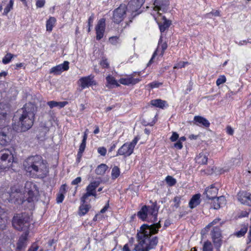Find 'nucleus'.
<instances>
[{
    "label": "nucleus",
    "instance_id": "a211bd4d",
    "mask_svg": "<svg viewBox=\"0 0 251 251\" xmlns=\"http://www.w3.org/2000/svg\"><path fill=\"white\" fill-rule=\"evenodd\" d=\"M27 246V235L23 234L17 243L16 251H24Z\"/></svg>",
    "mask_w": 251,
    "mask_h": 251
},
{
    "label": "nucleus",
    "instance_id": "ddd939ff",
    "mask_svg": "<svg viewBox=\"0 0 251 251\" xmlns=\"http://www.w3.org/2000/svg\"><path fill=\"white\" fill-rule=\"evenodd\" d=\"M69 62L65 61L63 63L52 67L50 70V74H53L54 75H60L63 71H66L69 69Z\"/></svg>",
    "mask_w": 251,
    "mask_h": 251
},
{
    "label": "nucleus",
    "instance_id": "7ed1b4c3",
    "mask_svg": "<svg viewBox=\"0 0 251 251\" xmlns=\"http://www.w3.org/2000/svg\"><path fill=\"white\" fill-rule=\"evenodd\" d=\"M23 166L24 170L32 177L43 178L48 173L47 166L40 155L28 157L24 162Z\"/></svg>",
    "mask_w": 251,
    "mask_h": 251
},
{
    "label": "nucleus",
    "instance_id": "09e8293b",
    "mask_svg": "<svg viewBox=\"0 0 251 251\" xmlns=\"http://www.w3.org/2000/svg\"><path fill=\"white\" fill-rule=\"evenodd\" d=\"M98 152L102 156H105L107 151L104 147H100L98 149Z\"/></svg>",
    "mask_w": 251,
    "mask_h": 251
},
{
    "label": "nucleus",
    "instance_id": "58836bf2",
    "mask_svg": "<svg viewBox=\"0 0 251 251\" xmlns=\"http://www.w3.org/2000/svg\"><path fill=\"white\" fill-rule=\"evenodd\" d=\"M14 4L13 0H10L9 3L6 5V7L4 9L3 13V15H6L10 10L13 8Z\"/></svg>",
    "mask_w": 251,
    "mask_h": 251
},
{
    "label": "nucleus",
    "instance_id": "412c9836",
    "mask_svg": "<svg viewBox=\"0 0 251 251\" xmlns=\"http://www.w3.org/2000/svg\"><path fill=\"white\" fill-rule=\"evenodd\" d=\"M200 194H195L192 197L189 202V206L190 208L193 209L200 204Z\"/></svg>",
    "mask_w": 251,
    "mask_h": 251
},
{
    "label": "nucleus",
    "instance_id": "9d476101",
    "mask_svg": "<svg viewBox=\"0 0 251 251\" xmlns=\"http://www.w3.org/2000/svg\"><path fill=\"white\" fill-rule=\"evenodd\" d=\"M170 2L168 0H155L153 3V9L157 11L159 14V11L166 12L169 9Z\"/></svg>",
    "mask_w": 251,
    "mask_h": 251
},
{
    "label": "nucleus",
    "instance_id": "ea45409f",
    "mask_svg": "<svg viewBox=\"0 0 251 251\" xmlns=\"http://www.w3.org/2000/svg\"><path fill=\"white\" fill-rule=\"evenodd\" d=\"M213 244H214L215 247L221 248L222 245V240L221 237L220 238H212Z\"/></svg>",
    "mask_w": 251,
    "mask_h": 251
},
{
    "label": "nucleus",
    "instance_id": "37998d69",
    "mask_svg": "<svg viewBox=\"0 0 251 251\" xmlns=\"http://www.w3.org/2000/svg\"><path fill=\"white\" fill-rule=\"evenodd\" d=\"M226 81V77L225 75H221L216 80V84L217 86L224 83Z\"/></svg>",
    "mask_w": 251,
    "mask_h": 251
},
{
    "label": "nucleus",
    "instance_id": "423d86ee",
    "mask_svg": "<svg viewBox=\"0 0 251 251\" xmlns=\"http://www.w3.org/2000/svg\"><path fill=\"white\" fill-rule=\"evenodd\" d=\"M14 161L13 155L9 150H3L0 151V170H5L12 165Z\"/></svg>",
    "mask_w": 251,
    "mask_h": 251
},
{
    "label": "nucleus",
    "instance_id": "4d7b16f0",
    "mask_svg": "<svg viewBox=\"0 0 251 251\" xmlns=\"http://www.w3.org/2000/svg\"><path fill=\"white\" fill-rule=\"evenodd\" d=\"M180 199L181 198L178 196H176L174 198V201L176 203L175 205L176 207H178L179 206V203L180 202Z\"/></svg>",
    "mask_w": 251,
    "mask_h": 251
},
{
    "label": "nucleus",
    "instance_id": "c03bdc74",
    "mask_svg": "<svg viewBox=\"0 0 251 251\" xmlns=\"http://www.w3.org/2000/svg\"><path fill=\"white\" fill-rule=\"evenodd\" d=\"M109 41L112 45H116L119 42V38L118 36H112L109 38Z\"/></svg>",
    "mask_w": 251,
    "mask_h": 251
},
{
    "label": "nucleus",
    "instance_id": "1a4fd4ad",
    "mask_svg": "<svg viewBox=\"0 0 251 251\" xmlns=\"http://www.w3.org/2000/svg\"><path fill=\"white\" fill-rule=\"evenodd\" d=\"M140 75V72H134L133 74L127 75L126 77L121 78L119 82L125 85H134L141 81V79L139 78H134L136 75Z\"/></svg>",
    "mask_w": 251,
    "mask_h": 251
},
{
    "label": "nucleus",
    "instance_id": "6e6d98bb",
    "mask_svg": "<svg viewBox=\"0 0 251 251\" xmlns=\"http://www.w3.org/2000/svg\"><path fill=\"white\" fill-rule=\"evenodd\" d=\"M45 3V0H38L36 1V5L37 7L41 8L44 6Z\"/></svg>",
    "mask_w": 251,
    "mask_h": 251
},
{
    "label": "nucleus",
    "instance_id": "e2e57ef3",
    "mask_svg": "<svg viewBox=\"0 0 251 251\" xmlns=\"http://www.w3.org/2000/svg\"><path fill=\"white\" fill-rule=\"evenodd\" d=\"M109 201H108L107 203L105 205V206L103 207V208H102L100 210V212L101 213H105L107 211L108 208H109Z\"/></svg>",
    "mask_w": 251,
    "mask_h": 251
},
{
    "label": "nucleus",
    "instance_id": "f3484780",
    "mask_svg": "<svg viewBox=\"0 0 251 251\" xmlns=\"http://www.w3.org/2000/svg\"><path fill=\"white\" fill-rule=\"evenodd\" d=\"M194 123L198 126L205 128L210 126L209 122L206 118L200 116H195L194 117Z\"/></svg>",
    "mask_w": 251,
    "mask_h": 251
},
{
    "label": "nucleus",
    "instance_id": "bf43d9fd",
    "mask_svg": "<svg viewBox=\"0 0 251 251\" xmlns=\"http://www.w3.org/2000/svg\"><path fill=\"white\" fill-rule=\"evenodd\" d=\"M81 177L79 176V177H76L74 180H73L72 181L71 184L74 185H77L78 183H79L81 182Z\"/></svg>",
    "mask_w": 251,
    "mask_h": 251
},
{
    "label": "nucleus",
    "instance_id": "4c0bfd02",
    "mask_svg": "<svg viewBox=\"0 0 251 251\" xmlns=\"http://www.w3.org/2000/svg\"><path fill=\"white\" fill-rule=\"evenodd\" d=\"M247 226H244L240 229V230L235 233L234 234L238 237H242L245 234L247 231Z\"/></svg>",
    "mask_w": 251,
    "mask_h": 251
},
{
    "label": "nucleus",
    "instance_id": "f704fd0d",
    "mask_svg": "<svg viewBox=\"0 0 251 251\" xmlns=\"http://www.w3.org/2000/svg\"><path fill=\"white\" fill-rule=\"evenodd\" d=\"M120 175V170L118 166H114L112 169L111 177L112 178L115 179L117 178Z\"/></svg>",
    "mask_w": 251,
    "mask_h": 251
},
{
    "label": "nucleus",
    "instance_id": "13d9d810",
    "mask_svg": "<svg viewBox=\"0 0 251 251\" xmlns=\"http://www.w3.org/2000/svg\"><path fill=\"white\" fill-rule=\"evenodd\" d=\"M94 20V14H92L88 20V26H92V24Z\"/></svg>",
    "mask_w": 251,
    "mask_h": 251
},
{
    "label": "nucleus",
    "instance_id": "3c124183",
    "mask_svg": "<svg viewBox=\"0 0 251 251\" xmlns=\"http://www.w3.org/2000/svg\"><path fill=\"white\" fill-rule=\"evenodd\" d=\"M179 135L176 132H173L172 135L170 137V140L172 142H175L178 139Z\"/></svg>",
    "mask_w": 251,
    "mask_h": 251
},
{
    "label": "nucleus",
    "instance_id": "5701e85b",
    "mask_svg": "<svg viewBox=\"0 0 251 251\" xmlns=\"http://www.w3.org/2000/svg\"><path fill=\"white\" fill-rule=\"evenodd\" d=\"M162 23H158L159 29L161 33L164 32L171 25V21L167 20L165 16L162 17Z\"/></svg>",
    "mask_w": 251,
    "mask_h": 251
},
{
    "label": "nucleus",
    "instance_id": "e433bc0d",
    "mask_svg": "<svg viewBox=\"0 0 251 251\" xmlns=\"http://www.w3.org/2000/svg\"><path fill=\"white\" fill-rule=\"evenodd\" d=\"M165 180L167 184L170 187L174 186L176 183V179L170 176H168L166 177Z\"/></svg>",
    "mask_w": 251,
    "mask_h": 251
},
{
    "label": "nucleus",
    "instance_id": "b1692460",
    "mask_svg": "<svg viewBox=\"0 0 251 251\" xmlns=\"http://www.w3.org/2000/svg\"><path fill=\"white\" fill-rule=\"evenodd\" d=\"M68 104V102L64 101H50L47 102V104L50 106V108H52L55 107H58L59 108L64 107L65 105Z\"/></svg>",
    "mask_w": 251,
    "mask_h": 251
},
{
    "label": "nucleus",
    "instance_id": "c9c22d12",
    "mask_svg": "<svg viewBox=\"0 0 251 251\" xmlns=\"http://www.w3.org/2000/svg\"><path fill=\"white\" fill-rule=\"evenodd\" d=\"M91 196H94L96 197L97 196V194H96V193H92L89 191H87V192L86 193H85L82 196V197L81 198V199H80L81 202L83 203H85L87 199Z\"/></svg>",
    "mask_w": 251,
    "mask_h": 251
},
{
    "label": "nucleus",
    "instance_id": "4be33fe9",
    "mask_svg": "<svg viewBox=\"0 0 251 251\" xmlns=\"http://www.w3.org/2000/svg\"><path fill=\"white\" fill-rule=\"evenodd\" d=\"M151 104L156 107L163 109L168 106L167 101L161 99H155L151 101Z\"/></svg>",
    "mask_w": 251,
    "mask_h": 251
},
{
    "label": "nucleus",
    "instance_id": "f03ea898",
    "mask_svg": "<svg viewBox=\"0 0 251 251\" xmlns=\"http://www.w3.org/2000/svg\"><path fill=\"white\" fill-rule=\"evenodd\" d=\"M35 114V107L31 103L25 104L23 108L18 110L14 119L18 121L12 125L13 128L18 132H25L31 127L33 124Z\"/></svg>",
    "mask_w": 251,
    "mask_h": 251
},
{
    "label": "nucleus",
    "instance_id": "0e129e2a",
    "mask_svg": "<svg viewBox=\"0 0 251 251\" xmlns=\"http://www.w3.org/2000/svg\"><path fill=\"white\" fill-rule=\"evenodd\" d=\"M239 46L243 45L244 44H246L247 43H251V39H248L247 40H243L240 41L238 43L236 42Z\"/></svg>",
    "mask_w": 251,
    "mask_h": 251
},
{
    "label": "nucleus",
    "instance_id": "6ab92c4d",
    "mask_svg": "<svg viewBox=\"0 0 251 251\" xmlns=\"http://www.w3.org/2000/svg\"><path fill=\"white\" fill-rule=\"evenodd\" d=\"M212 200L213 201L212 207L215 209H218L226 204V200L224 196L217 197Z\"/></svg>",
    "mask_w": 251,
    "mask_h": 251
},
{
    "label": "nucleus",
    "instance_id": "6e6552de",
    "mask_svg": "<svg viewBox=\"0 0 251 251\" xmlns=\"http://www.w3.org/2000/svg\"><path fill=\"white\" fill-rule=\"evenodd\" d=\"M126 14H129V18L130 17V13H127V7H126V5L125 4H121L113 11V22L116 24L120 23L124 20Z\"/></svg>",
    "mask_w": 251,
    "mask_h": 251
},
{
    "label": "nucleus",
    "instance_id": "20e7f679",
    "mask_svg": "<svg viewBox=\"0 0 251 251\" xmlns=\"http://www.w3.org/2000/svg\"><path fill=\"white\" fill-rule=\"evenodd\" d=\"M158 209L156 202H152L151 205L143 206L137 212V216L143 221H147L150 217L152 216L153 222H155L157 219Z\"/></svg>",
    "mask_w": 251,
    "mask_h": 251
},
{
    "label": "nucleus",
    "instance_id": "338daca9",
    "mask_svg": "<svg viewBox=\"0 0 251 251\" xmlns=\"http://www.w3.org/2000/svg\"><path fill=\"white\" fill-rule=\"evenodd\" d=\"M123 251H130L127 244H125L122 249Z\"/></svg>",
    "mask_w": 251,
    "mask_h": 251
},
{
    "label": "nucleus",
    "instance_id": "de8ad7c7",
    "mask_svg": "<svg viewBox=\"0 0 251 251\" xmlns=\"http://www.w3.org/2000/svg\"><path fill=\"white\" fill-rule=\"evenodd\" d=\"M208 17H210L211 15L215 17L220 16V12L219 10H213L207 14Z\"/></svg>",
    "mask_w": 251,
    "mask_h": 251
},
{
    "label": "nucleus",
    "instance_id": "393cba45",
    "mask_svg": "<svg viewBox=\"0 0 251 251\" xmlns=\"http://www.w3.org/2000/svg\"><path fill=\"white\" fill-rule=\"evenodd\" d=\"M207 155L206 153L201 152L196 157V160L197 163L201 164H206L207 162Z\"/></svg>",
    "mask_w": 251,
    "mask_h": 251
},
{
    "label": "nucleus",
    "instance_id": "bb28decb",
    "mask_svg": "<svg viewBox=\"0 0 251 251\" xmlns=\"http://www.w3.org/2000/svg\"><path fill=\"white\" fill-rule=\"evenodd\" d=\"M90 208V205L82 203L79 207V215L80 216H84L88 212Z\"/></svg>",
    "mask_w": 251,
    "mask_h": 251
},
{
    "label": "nucleus",
    "instance_id": "774afa93",
    "mask_svg": "<svg viewBox=\"0 0 251 251\" xmlns=\"http://www.w3.org/2000/svg\"><path fill=\"white\" fill-rule=\"evenodd\" d=\"M38 247L37 246H31L27 251H37Z\"/></svg>",
    "mask_w": 251,
    "mask_h": 251
},
{
    "label": "nucleus",
    "instance_id": "2eb2a0df",
    "mask_svg": "<svg viewBox=\"0 0 251 251\" xmlns=\"http://www.w3.org/2000/svg\"><path fill=\"white\" fill-rule=\"evenodd\" d=\"M218 192V189L212 184L205 189L203 195L206 196V199L212 200L217 197Z\"/></svg>",
    "mask_w": 251,
    "mask_h": 251
},
{
    "label": "nucleus",
    "instance_id": "a19ab883",
    "mask_svg": "<svg viewBox=\"0 0 251 251\" xmlns=\"http://www.w3.org/2000/svg\"><path fill=\"white\" fill-rule=\"evenodd\" d=\"M13 56V55L11 53H7L2 59V63L4 64H7L9 63L11 61Z\"/></svg>",
    "mask_w": 251,
    "mask_h": 251
},
{
    "label": "nucleus",
    "instance_id": "603ef678",
    "mask_svg": "<svg viewBox=\"0 0 251 251\" xmlns=\"http://www.w3.org/2000/svg\"><path fill=\"white\" fill-rule=\"evenodd\" d=\"M138 140L139 138L137 137H135L131 142H128V144L134 149Z\"/></svg>",
    "mask_w": 251,
    "mask_h": 251
},
{
    "label": "nucleus",
    "instance_id": "aec40b11",
    "mask_svg": "<svg viewBox=\"0 0 251 251\" xmlns=\"http://www.w3.org/2000/svg\"><path fill=\"white\" fill-rule=\"evenodd\" d=\"M35 187L36 185L31 182H27L25 183V188L26 189H28V191H26L29 196L27 198L28 202H31L33 201L34 194L32 188L35 189Z\"/></svg>",
    "mask_w": 251,
    "mask_h": 251
},
{
    "label": "nucleus",
    "instance_id": "dca6fc26",
    "mask_svg": "<svg viewBox=\"0 0 251 251\" xmlns=\"http://www.w3.org/2000/svg\"><path fill=\"white\" fill-rule=\"evenodd\" d=\"M238 200L241 203L251 206V194L242 192L238 193Z\"/></svg>",
    "mask_w": 251,
    "mask_h": 251
},
{
    "label": "nucleus",
    "instance_id": "a18cd8bd",
    "mask_svg": "<svg viewBox=\"0 0 251 251\" xmlns=\"http://www.w3.org/2000/svg\"><path fill=\"white\" fill-rule=\"evenodd\" d=\"M162 85V83L159 82L157 81H153L148 84L149 87L152 89L154 88H158L160 86H161Z\"/></svg>",
    "mask_w": 251,
    "mask_h": 251
},
{
    "label": "nucleus",
    "instance_id": "a878e982",
    "mask_svg": "<svg viewBox=\"0 0 251 251\" xmlns=\"http://www.w3.org/2000/svg\"><path fill=\"white\" fill-rule=\"evenodd\" d=\"M10 139L4 132H0V144L2 146L7 145L10 142Z\"/></svg>",
    "mask_w": 251,
    "mask_h": 251
},
{
    "label": "nucleus",
    "instance_id": "5fc2aeb1",
    "mask_svg": "<svg viewBox=\"0 0 251 251\" xmlns=\"http://www.w3.org/2000/svg\"><path fill=\"white\" fill-rule=\"evenodd\" d=\"M220 221V219L219 218H216L214 219L212 222L209 223L206 226V228H209L211 226H213V225L217 224L219 221Z\"/></svg>",
    "mask_w": 251,
    "mask_h": 251
},
{
    "label": "nucleus",
    "instance_id": "473e14b6",
    "mask_svg": "<svg viewBox=\"0 0 251 251\" xmlns=\"http://www.w3.org/2000/svg\"><path fill=\"white\" fill-rule=\"evenodd\" d=\"M202 251H213V247L211 242L208 240L204 242L202 248Z\"/></svg>",
    "mask_w": 251,
    "mask_h": 251
},
{
    "label": "nucleus",
    "instance_id": "680f3d73",
    "mask_svg": "<svg viewBox=\"0 0 251 251\" xmlns=\"http://www.w3.org/2000/svg\"><path fill=\"white\" fill-rule=\"evenodd\" d=\"M174 147L177 149L180 150L182 148L183 146L182 143L178 140L177 142L174 144Z\"/></svg>",
    "mask_w": 251,
    "mask_h": 251
},
{
    "label": "nucleus",
    "instance_id": "79ce46f5",
    "mask_svg": "<svg viewBox=\"0 0 251 251\" xmlns=\"http://www.w3.org/2000/svg\"><path fill=\"white\" fill-rule=\"evenodd\" d=\"M86 135L84 136V138H83L81 143L80 144L78 151L83 152L85 148H86Z\"/></svg>",
    "mask_w": 251,
    "mask_h": 251
},
{
    "label": "nucleus",
    "instance_id": "0eeeda50",
    "mask_svg": "<svg viewBox=\"0 0 251 251\" xmlns=\"http://www.w3.org/2000/svg\"><path fill=\"white\" fill-rule=\"evenodd\" d=\"M145 0H130L126 5L127 9V13H130L129 18V22H132V20L134 17L141 13L140 10Z\"/></svg>",
    "mask_w": 251,
    "mask_h": 251
},
{
    "label": "nucleus",
    "instance_id": "2f4dec72",
    "mask_svg": "<svg viewBox=\"0 0 251 251\" xmlns=\"http://www.w3.org/2000/svg\"><path fill=\"white\" fill-rule=\"evenodd\" d=\"M211 234L212 238L221 237V231L220 227L218 226H215L211 231Z\"/></svg>",
    "mask_w": 251,
    "mask_h": 251
},
{
    "label": "nucleus",
    "instance_id": "f8f14e48",
    "mask_svg": "<svg viewBox=\"0 0 251 251\" xmlns=\"http://www.w3.org/2000/svg\"><path fill=\"white\" fill-rule=\"evenodd\" d=\"M105 28V19L104 18L100 19L95 29L96 31V39L100 40L103 36Z\"/></svg>",
    "mask_w": 251,
    "mask_h": 251
},
{
    "label": "nucleus",
    "instance_id": "72a5a7b5",
    "mask_svg": "<svg viewBox=\"0 0 251 251\" xmlns=\"http://www.w3.org/2000/svg\"><path fill=\"white\" fill-rule=\"evenodd\" d=\"M167 47H168V46H167V44L166 43V42H163V43L162 42V37L161 36L160 37V39H159V42H158V48L156 50H157L159 48H161V55H163L164 51L167 49Z\"/></svg>",
    "mask_w": 251,
    "mask_h": 251
},
{
    "label": "nucleus",
    "instance_id": "4468645a",
    "mask_svg": "<svg viewBox=\"0 0 251 251\" xmlns=\"http://www.w3.org/2000/svg\"><path fill=\"white\" fill-rule=\"evenodd\" d=\"M81 89H84L93 85H95L93 77L91 75L81 77L78 81Z\"/></svg>",
    "mask_w": 251,
    "mask_h": 251
},
{
    "label": "nucleus",
    "instance_id": "052dcab7",
    "mask_svg": "<svg viewBox=\"0 0 251 251\" xmlns=\"http://www.w3.org/2000/svg\"><path fill=\"white\" fill-rule=\"evenodd\" d=\"M226 132L230 135H232L234 133V130L233 128L229 126H228L226 127Z\"/></svg>",
    "mask_w": 251,
    "mask_h": 251
},
{
    "label": "nucleus",
    "instance_id": "cd10ccee",
    "mask_svg": "<svg viewBox=\"0 0 251 251\" xmlns=\"http://www.w3.org/2000/svg\"><path fill=\"white\" fill-rule=\"evenodd\" d=\"M56 19L54 17H50L46 22L47 31L51 32L52 28L56 23Z\"/></svg>",
    "mask_w": 251,
    "mask_h": 251
},
{
    "label": "nucleus",
    "instance_id": "7c9ffc66",
    "mask_svg": "<svg viewBox=\"0 0 251 251\" xmlns=\"http://www.w3.org/2000/svg\"><path fill=\"white\" fill-rule=\"evenodd\" d=\"M100 185L99 181H93L90 183L86 188V191H89L92 193H96L95 190Z\"/></svg>",
    "mask_w": 251,
    "mask_h": 251
},
{
    "label": "nucleus",
    "instance_id": "39448f33",
    "mask_svg": "<svg viewBox=\"0 0 251 251\" xmlns=\"http://www.w3.org/2000/svg\"><path fill=\"white\" fill-rule=\"evenodd\" d=\"M30 219V217L27 213H17L12 218V224L17 230H25L29 226Z\"/></svg>",
    "mask_w": 251,
    "mask_h": 251
},
{
    "label": "nucleus",
    "instance_id": "49530a36",
    "mask_svg": "<svg viewBox=\"0 0 251 251\" xmlns=\"http://www.w3.org/2000/svg\"><path fill=\"white\" fill-rule=\"evenodd\" d=\"M188 64V62H180L174 66V69H179L184 68L185 67V65Z\"/></svg>",
    "mask_w": 251,
    "mask_h": 251
},
{
    "label": "nucleus",
    "instance_id": "9b49d317",
    "mask_svg": "<svg viewBox=\"0 0 251 251\" xmlns=\"http://www.w3.org/2000/svg\"><path fill=\"white\" fill-rule=\"evenodd\" d=\"M134 149L130 146L128 142L123 145L118 150L116 156L123 155L125 157L129 156L133 152Z\"/></svg>",
    "mask_w": 251,
    "mask_h": 251
},
{
    "label": "nucleus",
    "instance_id": "864d4df0",
    "mask_svg": "<svg viewBox=\"0 0 251 251\" xmlns=\"http://www.w3.org/2000/svg\"><path fill=\"white\" fill-rule=\"evenodd\" d=\"M100 65L103 68H108L109 67V63L107 61V59H103L100 62Z\"/></svg>",
    "mask_w": 251,
    "mask_h": 251
},
{
    "label": "nucleus",
    "instance_id": "f257e3e1",
    "mask_svg": "<svg viewBox=\"0 0 251 251\" xmlns=\"http://www.w3.org/2000/svg\"><path fill=\"white\" fill-rule=\"evenodd\" d=\"M161 227L160 221L149 225H142L137 230L136 237L138 244L134 248L135 251H149L155 248L158 243V238L153 235L158 233Z\"/></svg>",
    "mask_w": 251,
    "mask_h": 251
},
{
    "label": "nucleus",
    "instance_id": "c756f323",
    "mask_svg": "<svg viewBox=\"0 0 251 251\" xmlns=\"http://www.w3.org/2000/svg\"><path fill=\"white\" fill-rule=\"evenodd\" d=\"M106 80L107 82V84L106 85L107 87H109L110 86L112 85H115L116 86H120L115 78L111 75H108L106 77Z\"/></svg>",
    "mask_w": 251,
    "mask_h": 251
},
{
    "label": "nucleus",
    "instance_id": "69168bd1",
    "mask_svg": "<svg viewBox=\"0 0 251 251\" xmlns=\"http://www.w3.org/2000/svg\"><path fill=\"white\" fill-rule=\"evenodd\" d=\"M156 52H157V50H156L154 52V53H153V54H152V57H151V59H150V60L149 61V63H148V64H147V66H150V65H151V64L153 62V60L154 58L155 57V56H156V54H157Z\"/></svg>",
    "mask_w": 251,
    "mask_h": 251
},
{
    "label": "nucleus",
    "instance_id": "8fccbe9b",
    "mask_svg": "<svg viewBox=\"0 0 251 251\" xmlns=\"http://www.w3.org/2000/svg\"><path fill=\"white\" fill-rule=\"evenodd\" d=\"M64 199V196L62 193H59L57 194L56 198V201L58 203H61Z\"/></svg>",
    "mask_w": 251,
    "mask_h": 251
},
{
    "label": "nucleus",
    "instance_id": "c85d7f7f",
    "mask_svg": "<svg viewBox=\"0 0 251 251\" xmlns=\"http://www.w3.org/2000/svg\"><path fill=\"white\" fill-rule=\"evenodd\" d=\"M108 167L106 164H101L95 170V173L98 175H103L105 174Z\"/></svg>",
    "mask_w": 251,
    "mask_h": 251
}]
</instances>
